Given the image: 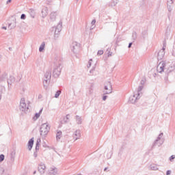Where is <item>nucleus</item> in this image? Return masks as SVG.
Here are the masks:
<instances>
[{
    "label": "nucleus",
    "instance_id": "nucleus-1",
    "mask_svg": "<svg viewBox=\"0 0 175 175\" xmlns=\"http://www.w3.org/2000/svg\"><path fill=\"white\" fill-rule=\"evenodd\" d=\"M62 69V62H61V59L59 57H55L53 76L55 77H59V75H61Z\"/></svg>",
    "mask_w": 175,
    "mask_h": 175
},
{
    "label": "nucleus",
    "instance_id": "nucleus-2",
    "mask_svg": "<svg viewBox=\"0 0 175 175\" xmlns=\"http://www.w3.org/2000/svg\"><path fill=\"white\" fill-rule=\"evenodd\" d=\"M49 132H50L49 123L42 124L40 128V136H42V137H46L49 134Z\"/></svg>",
    "mask_w": 175,
    "mask_h": 175
},
{
    "label": "nucleus",
    "instance_id": "nucleus-3",
    "mask_svg": "<svg viewBox=\"0 0 175 175\" xmlns=\"http://www.w3.org/2000/svg\"><path fill=\"white\" fill-rule=\"evenodd\" d=\"M29 101H28L27 104V103H25V98H21L20 103V110H21V111H23V113H26V111H28V110H29Z\"/></svg>",
    "mask_w": 175,
    "mask_h": 175
},
{
    "label": "nucleus",
    "instance_id": "nucleus-4",
    "mask_svg": "<svg viewBox=\"0 0 175 175\" xmlns=\"http://www.w3.org/2000/svg\"><path fill=\"white\" fill-rule=\"evenodd\" d=\"M162 137H163V133H161L159 135L157 139L153 143L152 148H154V147H156V146H158V147H161V146L163 144V139H162Z\"/></svg>",
    "mask_w": 175,
    "mask_h": 175
},
{
    "label": "nucleus",
    "instance_id": "nucleus-5",
    "mask_svg": "<svg viewBox=\"0 0 175 175\" xmlns=\"http://www.w3.org/2000/svg\"><path fill=\"white\" fill-rule=\"evenodd\" d=\"M113 91V85H111V82L107 81L105 83V87H104V94H111Z\"/></svg>",
    "mask_w": 175,
    "mask_h": 175
},
{
    "label": "nucleus",
    "instance_id": "nucleus-6",
    "mask_svg": "<svg viewBox=\"0 0 175 175\" xmlns=\"http://www.w3.org/2000/svg\"><path fill=\"white\" fill-rule=\"evenodd\" d=\"M165 68H166V63L164 61H161L157 66V73H162L165 70Z\"/></svg>",
    "mask_w": 175,
    "mask_h": 175
},
{
    "label": "nucleus",
    "instance_id": "nucleus-7",
    "mask_svg": "<svg viewBox=\"0 0 175 175\" xmlns=\"http://www.w3.org/2000/svg\"><path fill=\"white\" fill-rule=\"evenodd\" d=\"M55 29V38H58L59 32L62 31V21H59L56 27H53Z\"/></svg>",
    "mask_w": 175,
    "mask_h": 175
},
{
    "label": "nucleus",
    "instance_id": "nucleus-8",
    "mask_svg": "<svg viewBox=\"0 0 175 175\" xmlns=\"http://www.w3.org/2000/svg\"><path fill=\"white\" fill-rule=\"evenodd\" d=\"M44 87H46L45 84H47L49 80L51 79V70L49 69L46 70L45 75H44Z\"/></svg>",
    "mask_w": 175,
    "mask_h": 175
},
{
    "label": "nucleus",
    "instance_id": "nucleus-9",
    "mask_svg": "<svg viewBox=\"0 0 175 175\" xmlns=\"http://www.w3.org/2000/svg\"><path fill=\"white\" fill-rule=\"evenodd\" d=\"M166 50V45H163L162 49L159 51L157 55V59H163L165 57V51Z\"/></svg>",
    "mask_w": 175,
    "mask_h": 175
},
{
    "label": "nucleus",
    "instance_id": "nucleus-10",
    "mask_svg": "<svg viewBox=\"0 0 175 175\" xmlns=\"http://www.w3.org/2000/svg\"><path fill=\"white\" fill-rule=\"evenodd\" d=\"M138 99H140V96L137 95V93H136L129 98V102L134 104L137 102Z\"/></svg>",
    "mask_w": 175,
    "mask_h": 175
},
{
    "label": "nucleus",
    "instance_id": "nucleus-11",
    "mask_svg": "<svg viewBox=\"0 0 175 175\" xmlns=\"http://www.w3.org/2000/svg\"><path fill=\"white\" fill-rule=\"evenodd\" d=\"M38 172L40 173V174H44L46 172V165L43 163H40L38 165Z\"/></svg>",
    "mask_w": 175,
    "mask_h": 175
},
{
    "label": "nucleus",
    "instance_id": "nucleus-12",
    "mask_svg": "<svg viewBox=\"0 0 175 175\" xmlns=\"http://www.w3.org/2000/svg\"><path fill=\"white\" fill-rule=\"evenodd\" d=\"M72 137L75 139V142H76V140H79V139L81 137V132L80 131V130H77L76 131H75Z\"/></svg>",
    "mask_w": 175,
    "mask_h": 175
},
{
    "label": "nucleus",
    "instance_id": "nucleus-13",
    "mask_svg": "<svg viewBox=\"0 0 175 175\" xmlns=\"http://www.w3.org/2000/svg\"><path fill=\"white\" fill-rule=\"evenodd\" d=\"M47 14H49V9L47 8H42L41 11V16L42 18L47 17Z\"/></svg>",
    "mask_w": 175,
    "mask_h": 175
},
{
    "label": "nucleus",
    "instance_id": "nucleus-14",
    "mask_svg": "<svg viewBox=\"0 0 175 175\" xmlns=\"http://www.w3.org/2000/svg\"><path fill=\"white\" fill-rule=\"evenodd\" d=\"M57 16H58V12H51V14L49 15L50 20L51 21H55V19L57 18Z\"/></svg>",
    "mask_w": 175,
    "mask_h": 175
},
{
    "label": "nucleus",
    "instance_id": "nucleus-15",
    "mask_svg": "<svg viewBox=\"0 0 175 175\" xmlns=\"http://www.w3.org/2000/svg\"><path fill=\"white\" fill-rule=\"evenodd\" d=\"M8 79V73L4 72L0 76V83H2L3 81H6V79Z\"/></svg>",
    "mask_w": 175,
    "mask_h": 175
},
{
    "label": "nucleus",
    "instance_id": "nucleus-16",
    "mask_svg": "<svg viewBox=\"0 0 175 175\" xmlns=\"http://www.w3.org/2000/svg\"><path fill=\"white\" fill-rule=\"evenodd\" d=\"M28 13L30 14V16H31V17H32V18H35V16H36V12L35 11L34 9H33V8L29 9Z\"/></svg>",
    "mask_w": 175,
    "mask_h": 175
},
{
    "label": "nucleus",
    "instance_id": "nucleus-17",
    "mask_svg": "<svg viewBox=\"0 0 175 175\" xmlns=\"http://www.w3.org/2000/svg\"><path fill=\"white\" fill-rule=\"evenodd\" d=\"M173 70H175V64H171L169 67L167 68V72L171 73V72H173Z\"/></svg>",
    "mask_w": 175,
    "mask_h": 175
},
{
    "label": "nucleus",
    "instance_id": "nucleus-18",
    "mask_svg": "<svg viewBox=\"0 0 175 175\" xmlns=\"http://www.w3.org/2000/svg\"><path fill=\"white\" fill-rule=\"evenodd\" d=\"M32 147H33V138L30 139L28 142V148L29 151L32 150Z\"/></svg>",
    "mask_w": 175,
    "mask_h": 175
},
{
    "label": "nucleus",
    "instance_id": "nucleus-19",
    "mask_svg": "<svg viewBox=\"0 0 175 175\" xmlns=\"http://www.w3.org/2000/svg\"><path fill=\"white\" fill-rule=\"evenodd\" d=\"M50 175H57L58 174V169L53 167L51 168L50 172H49Z\"/></svg>",
    "mask_w": 175,
    "mask_h": 175
},
{
    "label": "nucleus",
    "instance_id": "nucleus-20",
    "mask_svg": "<svg viewBox=\"0 0 175 175\" xmlns=\"http://www.w3.org/2000/svg\"><path fill=\"white\" fill-rule=\"evenodd\" d=\"M6 89L5 86L0 85V101L2 99V94H5Z\"/></svg>",
    "mask_w": 175,
    "mask_h": 175
},
{
    "label": "nucleus",
    "instance_id": "nucleus-21",
    "mask_svg": "<svg viewBox=\"0 0 175 175\" xmlns=\"http://www.w3.org/2000/svg\"><path fill=\"white\" fill-rule=\"evenodd\" d=\"M75 120H76V122H77V124H78V125H81V124H82V122H83V119L81 118V116L77 115L75 116Z\"/></svg>",
    "mask_w": 175,
    "mask_h": 175
},
{
    "label": "nucleus",
    "instance_id": "nucleus-22",
    "mask_svg": "<svg viewBox=\"0 0 175 175\" xmlns=\"http://www.w3.org/2000/svg\"><path fill=\"white\" fill-rule=\"evenodd\" d=\"M61 137H62V131H57L56 133V139L57 141H59L61 139Z\"/></svg>",
    "mask_w": 175,
    "mask_h": 175
},
{
    "label": "nucleus",
    "instance_id": "nucleus-23",
    "mask_svg": "<svg viewBox=\"0 0 175 175\" xmlns=\"http://www.w3.org/2000/svg\"><path fill=\"white\" fill-rule=\"evenodd\" d=\"M12 83H14V77L10 76V79H8V87H10V85H12Z\"/></svg>",
    "mask_w": 175,
    "mask_h": 175
},
{
    "label": "nucleus",
    "instance_id": "nucleus-24",
    "mask_svg": "<svg viewBox=\"0 0 175 175\" xmlns=\"http://www.w3.org/2000/svg\"><path fill=\"white\" fill-rule=\"evenodd\" d=\"M174 1L173 0H167V5L168 8V11L170 12L172 10V8H170V5H173Z\"/></svg>",
    "mask_w": 175,
    "mask_h": 175
},
{
    "label": "nucleus",
    "instance_id": "nucleus-25",
    "mask_svg": "<svg viewBox=\"0 0 175 175\" xmlns=\"http://www.w3.org/2000/svg\"><path fill=\"white\" fill-rule=\"evenodd\" d=\"M79 45L77 44H75V45H73L72 46H71V49H72V51H73L74 53H77V50H79Z\"/></svg>",
    "mask_w": 175,
    "mask_h": 175
},
{
    "label": "nucleus",
    "instance_id": "nucleus-26",
    "mask_svg": "<svg viewBox=\"0 0 175 175\" xmlns=\"http://www.w3.org/2000/svg\"><path fill=\"white\" fill-rule=\"evenodd\" d=\"M143 88H144V86L139 85L138 88H137V95H139L140 96V92H142Z\"/></svg>",
    "mask_w": 175,
    "mask_h": 175
},
{
    "label": "nucleus",
    "instance_id": "nucleus-27",
    "mask_svg": "<svg viewBox=\"0 0 175 175\" xmlns=\"http://www.w3.org/2000/svg\"><path fill=\"white\" fill-rule=\"evenodd\" d=\"M150 170H158V165L156 164H151L150 166Z\"/></svg>",
    "mask_w": 175,
    "mask_h": 175
},
{
    "label": "nucleus",
    "instance_id": "nucleus-28",
    "mask_svg": "<svg viewBox=\"0 0 175 175\" xmlns=\"http://www.w3.org/2000/svg\"><path fill=\"white\" fill-rule=\"evenodd\" d=\"M111 48H108V49H107V56H108V57H111L113 53L111 52Z\"/></svg>",
    "mask_w": 175,
    "mask_h": 175
},
{
    "label": "nucleus",
    "instance_id": "nucleus-29",
    "mask_svg": "<svg viewBox=\"0 0 175 175\" xmlns=\"http://www.w3.org/2000/svg\"><path fill=\"white\" fill-rule=\"evenodd\" d=\"M45 44H41L40 48H39V51L40 53H43V51H44V47H45Z\"/></svg>",
    "mask_w": 175,
    "mask_h": 175
},
{
    "label": "nucleus",
    "instance_id": "nucleus-30",
    "mask_svg": "<svg viewBox=\"0 0 175 175\" xmlns=\"http://www.w3.org/2000/svg\"><path fill=\"white\" fill-rule=\"evenodd\" d=\"M69 122V114L66 115V116L64 118V123L68 124Z\"/></svg>",
    "mask_w": 175,
    "mask_h": 175
},
{
    "label": "nucleus",
    "instance_id": "nucleus-31",
    "mask_svg": "<svg viewBox=\"0 0 175 175\" xmlns=\"http://www.w3.org/2000/svg\"><path fill=\"white\" fill-rule=\"evenodd\" d=\"M61 95V90H57L55 94V98H58Z\"/></svg>",
    "mask_w": 175,
    "mask_h": 175
},
{
    "label": "nucleus",
    "instance_id": "nucleus-32",
    "mask_svg": "<svg viewBox=\"0 0 175 175\" xmlns=\"http://www.w3.org/2000/svg\"><path fill=\"white\" fill-rule=\"evenodd\" d=\"M39 117H40V115L39 113H35V116L33 117V120H38V118H39Z\"/></svg>",
    "mask_w": 175,
    "mask_h": 175
},
{
    "label": "nucleus",
    "instance_id": "nucleus-33",
    "mask_svg": "<svg viewBox=\"0 0 175 175\" xmlns=\"http://www.w3.org/2000/svg\"><path fill=\"white\" fill-rule=\"evenodd\" d=\"M3 161H5V155L0 154V162H3Z\"/></svg>",
    "mask_w": 175,
    "mask_h": 175
},
{
    "label": "nucleus",
    "instance_id": "nucleus-34",
    "mask_svg": "<svg viewBox=\"0 0 175 175\" xmlns=\"http://www.w3.org/2000/svg\"><path fill=\"white\" fill-rule=\"evenodd\" d=\"M132 38L135 40V39L137 38V33H136V32H133Z\"/></svg>",
    "mask_w": 175,
    "mask_h": 175
},
{
    "label": "nucleus",
    "instance_id": "nucleus-35",
    "mask_svg": "<svg viewBox=\"0 0 175 175\" xmlns=\"http://www.w3.org/2000/svg\"><path fill=\"white\" fill-rule=\"evenodd\" d=\"M144 84H146V79H142V81H140V85L144 86Z\"/></svg>",
    "mask_w": 175,
    "mask_h": 175
},
{
    "label": "nucleus",
    "instance_id": "nucleus-36",
    "mask_svg": "<svg viewBox=\"0 0 175 175\" xmlns=\"http://www.w3.org/2000/svg\"><path fill=\"white\" fill-rule=\"evenodd\" d=\"M175 159V155L172 154L170 157V162H173Z\"/></svg>",
    "mask_w": 175,
    "mask_h": 175
},
{
    "label": "nucleus",
    "instance_id": "nucleus-37",
    "mask_svg": "<svg viewBox=\"0 0 175 175\" xmlns=\"http://www.w3.org/2000/svg\"><path fill=\"white\" fill-rule=\"evenodd\" d=\"M118 157L120 159H122V150H120L118 152Z\"/></svg>",
    "mask_w": 175,
    "mask_h": 175
},
{
    "label": "nucleus",
    "instance_id": "nucleus-38",
    "mask_svg": "<svg viewBox=\"0 0 175 175\" xmlns=\"http://www.w3.org/2000/svg\"><path fill=\"white\" fill-rule=\"evenodd\" d=\"M21 20H25V18H27V16H25V14H22L21 16Z\"/></svg>",
    "mask_w": 175,
    "mask_h": 175
},
{
    "label": "nucleus",
    "instance_id": "nucleus-39",
    "mask_svg": "<svg viewBox=\"0 0 175 175\" xmlns=\"http://www.w3.org/2000/svg\"><path fill=\"white\" fill-rule=\"evenodd\" d=\"M40 142H41L40 139L38 138V139H37L36 146H40Z\"/></svg>",
    "mask_w": 175,
    "mask_h": 175
},
{
    "label": "nucleus",
    "instance_id": "nucleus-40",
    "mask_svg": "<svg viewBox=\"0 0 175 175\" xmlns=\"http://www.w3.org/2000/svg\"><path fill=\"white\" fill-rule=\"evenodd\" d=\"M103 54V50H99L97 53V55H102Z\"/></svg>",
    "mask_w": 175,
    "mask_h": 175
},
{
    "label": "nucleus",
    "instance_id": "nucleus-41",
    "mask_svg": "<svg viewBox=\"0 0 175 175\" xmlns=\"http://www.w3.org/2000/svg\"><path fill=\"white\" fill-rule=\"evenodd\" d=\"M117 3H118L117 0H113V1L111 3V6H116Z\"/></svg>",
    "mask_w": 175,
    "mask_h": 175
},
{
    "label": "nucleus",
    "instance_id": "nucleus-42",
    "mask_svg": "<svg viewBox=\"0 0 175 175\" xmlns=\"http://www.w3.org/2000/svg\"><path fill=\"white\" fill-rule=\"evenodd\" d=\"M92 62V59H90L89 60V62H88V68H91V63Z\"/></svg>",
    "mask_w": 175,
    "mask_h": 175
},
{
    "label": "nucleus",
    "instance_id": "nucleus-43",
    "mask_svg": "<svg viewBox=\"0 0 175 175\" xmlns=\"http://www.w3.org/2000/svg\"><path fill=\"white\" fill-rule=\"evenodd\" d=\"M92 92H94V91H93V90H92V88H89L88 94H89L90 95H91V94H92Z\"/></svg>",
    "mask_w": 175,
    "mask_h": 175
},
{
    "label": "nucleus",
    "instance_id": "nucleus-44",
    "mask_svg": "<svg viewBox=\"0 0 175 175\" xmlns=\"http://www.w3.org/2000/svg\"><path fill=\"white\" fill-rule=\"evenodd\" d=\"M171 173H172V171L167 170V171L166 172V175H170Z\"/></svg>",
    "mask_w": 175,
    "mask_h": 175
},
{
    "label": "nucleus",
    "instance_id": "nucleus-45",
    "mask_svg": "<svg viewBox=\"0 0 175 175\" xmlns=\"http://www.w3.org/2000/svg\"><path fill=\"white\" fill-rule=\"evenodd\" d=\"M14 25H13V28H15L16 24V23H17L16 19L15 18V19L14 20Z\"/></svg>",
    "mask_w": 175,
    "mask_h": 175
},
{
    "label": "nucleus",
    "instance_id": "nucleus-46",
    "mask_svg": "<svg viewBox=\"0 0 175 175\" xmlns=\"http://www.w3.org/2000/svg\"><path fill=\"white\" fill-rule=\"evenodd\" d=\"M95 23H96V21L95 19H94L92 21V25H95Z\"/></svg>",
    "mask_w": 175,
    "mask_h": 175
},
{
    "label": "nucleus",
    "instance_id": "nucleus-47",
    "mask_svg": "<svg viewBox=\"0 0 175 175\" xmlns=\"http://www.w3.org/2000/svg\"><path fill=\"white\" fill-rule=\"evenodd\" d=\"M107 99V96H103V100H106Z\"/></svg>",
    "mask_w": 175,
    "mask_h": 175
},
{
    "label": "nucleus",
    "instance_id": "nucleus-48",
    "mask_svg": "<svg viewBox=\"0 0 175 175\" xmlns=\"http://www.w3.org/2000/svg\"><path fill=\"white\" fill-rule=\"evenodd\" d=\"M36 151H39V146H36Z\"/></svg>",
    "mask_w": 175,
    "mask_h": 175
},
{
    "label": "nucleus",
    "instance_id": "nucleus-49",
    "mask_svg": "<svg viewBox=\"0 0 175 175\" xmlns=\"http://www.w3.org/2000/svg\"><path fill=\"white\" fill-rule=\"evenodd\" d=\"M33 156L35 157V158H36V157H38V153H36V152H35L33 153Z\"/></svg>",
    "mask_w": 175,
    "mask_h": 175
},
{
    "label": "nucleus",
    "instance_id": "nucleus-50",
    "mask_svg": "<svg viewBox=\"0 0 175 175\" xmlns=\"http://www.w3.org/2000/svg\"><path fill=\"white\" fill-rule=\"evenodd\" d=\"M42 111H43V108L40 110V111L38 112V113H39L40 115L42 114Z\"/></svg>",
    "mask_w": 175,
    "mask_h": 175
},
{
    "label": "nucleus",
    "instance_id": "nucleus-51",
    "mask_svg": "<svg viewBox=\"0 0 175 175\" xmlns=\"http://www.w3.org/2000/svg\"><path fill=\"white\" fill-rule=\"evenodd\" d=\"M153 76H154V77H157V76H158V74H157V72H154V73L153 74Z\"/></svg>",
    "mask_w": 175,
    "mask_h": 175
},
{
    "label": "nucleus",
    "instance_id": "nucleus-52",
    "mask_svg": "<svg viewBox=\"0 0 175 175\" xmlns=\"http://www.w3.org/2000/svg\"><path fill=\"white\" fill-rule=\"evenodd\" d=\"M12 2V0H8V1H7V3H10Z\"/></svg>",
    "mask_w": 175,
    "mask_h": 175
},
{
    "label": "nucleus",
    "instance_id": "nucleus-53",
    "mask_svg": "<svg viewBox=\"0 0 175 175\" xmlns=\"http://www.w3.org/2000/svg\"><path fill=\"white\" fill-rule=\"evenodd\" d=\"M131 47H132V44H129L128 48H129V49H131Z\"/></svg>",
    "mask_w": 175,
    "mask_h": 175
},
{
    "label": "nucleus",
    "instance_id": "nucleus-54",
    "mask_svg": "<svg viewBox=\"0 0 175 175\" xmlns=\"http://www.w3.org/2000/svg\"><path fill=\"white\" fill-rule=\"evenodd\" d=\"M2 29H7L6 27H2Z\"/></svg>",
    "mask_w": 175,
    "mask_h": 175
},
{
    "label": "nucleus",
    "instance_id": "nucleus-55",
    "mask_svg": "<svg viewBox=\"0 0 175 175\" xmlns=\"http://www.w3.org/2000/svg\"><path fill=\"white\" fill-rule=\"evenodd\" d=\"M107 170V167H105V169H104V172H106Z\"/></svg>",
    "mask_w": 175,
    "mask_h": 175
},
{
    "label": "nucleus",
    "instance_id": "nucleus-56",
    "mask_svg": "<svg viewBox=\"0 0 175 175\" xmlns=\"http://www.w3.org/2000/svg\"><path fill=\"white\" fill-rule=\"evenodd\" d=\"M10 51H12V47H9Z\"/></svg>",
    "mask_w": 175,
    "mask_h": 175
},
{
    "label": "nucleus",
    "instance_id": "nucleus-57",
    "mask_svg": "<svg viewBox=\"0 0 175 175\" xmlns=\"http://www.w3.org/2000/svg\"><path fill=\"white\" fill-rule=\"evenodd\" d=\"M92 72H94V70H91L90 71V73H92Z\"/></svg>",
    "mask_w": 175,
    "mask_h": 175
},
{
    "label": "nucleus",
    "instance_id": "nucleus-58",
    "mask_svg": "<svg viewBox=\"0 0 175 175\" xmlns=\"http://www.w3.org/2000/svg\"><path fill=\"white\" fill-rule=\"evenodd\" d=\"M33 174H36V171H34Z\"/></svg>",
    "mask_w": 175,
    "mask_h": 175
},
{
    "label": "nucleus",
    "instance_id": "nucleus-59",
    "mask_svg": "<svg viewBox=\"0 0 175 175\" xmlns=\"http://www.w3.org/2000/svg\"><path fill=\"white\" fill-rule=\"evenodd\" d=\"M129 44H133V42H130L129 43Z\"/></svg>",
    "mask_w": 175,
    "mask_h": 175
},
{
    "label": "nucleus",
    "instance_id": "nucleus-60",
    "mask_svg": "<svg viewBox=\"0 0 175 175\" xmlns=\"http://www.w3.org/2000/svg\"><path fill=\"white\" fill-rule=\"evenodd\" d=\"M40 96H42V95H39V96H38V98H40Z\"/></svg>",
    "mask_w": 175,
    "mask_h": 175
},
{
    "label": "nucleus",
    "instance_id": "nucleus-61",
    "mask_svg": "<svg viewBox=\"0 0 175 175\" xmlns=\"http://www.w3.org/2000/svg\"><path fill=\"white\" fill-rule=\"evenodd\" d=\"M10 25H12V23L9 24V27H10Z\"/></svg>",
    "mask_w": 175,
    "mask_h": 175
},
{
    "label": "nucleus",
    "instance_id": "nucleus-62",
    "mask_svg": "<svg viewBox=\"0 0 175 175\" xmlns=\"http://www.w3.org/2000/svg\"><path fill=\"white\" fill-rule=\"evenodd\" d=\"M42 44H44V42H42Z\"/></svg>",
    "mask_w": 175,
    "mask_h": 175
},
{
    "label": "nucleus",
    "instance_id": "nucleus-63",
    "mask_svg": "<svg viewBox=\"0 0 175 175\" xmlns=\"http://www.w3.org/2000/svg\"><path fill=\"white\" fill-rule=\"evenodd\" d=\"M77 1H79V0H77Z\"/></svg>",
    "mask_w": 175,
    "mask_h": 175
},
{
    "label": "nucleus",
    "instance_id": "nucleus-64",
    "mask_svg": "<svg viewBox=\"0 0 175 175\" xmlns=\"http://www.w3.org/2000/svg\"><path fill=\"white\" fill-rule=\"evenodd\" d=\"M0 73H1V70H0Z\"/></svg>",
    "mask_w": 175,
    "mask_h": 175
}]
</instances>
